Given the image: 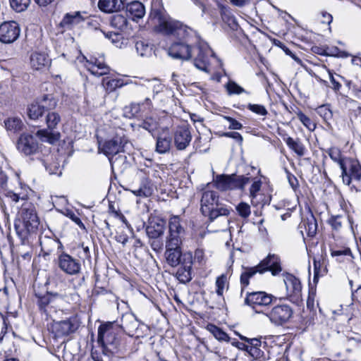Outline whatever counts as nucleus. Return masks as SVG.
Masks as SVG:
<instances>
[{"instance_id": "f257e3e1", "label": "nucleus", "mask_w": 361, "mask_h": 361, "mask_svg": "<svg viewBox=\"0 0 361 361\" xmlns=\"http://www.w3.org/2000/svg\"><path fill=\"white\" fill-rule=\"evenodd\" d=\"M154 24V30L164 35H173L177 38H186L189 35H195V31L178 20L172 19L166 13L160 2L152 4L149 14Z\"/></svg>"}, {"instance_id": "f03ea898", "label": "nucleus", "mask_w": 361, "mask_h": 361, "mask_svg": "<svg viewBox=\"0 0 361 361\" xmlns=\"http://www.w3.org/2000/svg\"><path fill=\"white\" fill-rule=\"evenodd\" d=\"M97 343L114 354L127 351L126 339L118 336V328L111 322L99 326Z\"/></svg>"}, {"instance_id": "7ed1b4c3", "label": "nucleus", "mask_w": 361, "mask_h": 361, "mask_svg": "<svg viewBox=\"0 0 361 361\" xmlns=\"http://www.w3.org/2000/svg\"><path fill=\"white\" fill-rule=\"evenodd\" d=\"M200 210L204 216L213 221L219 216L228 217L232 209L219 201L217 192L205 189L202 192Z\"/></svg>"}, {"instance_id": "20e7f679", "label": "nucleus", "mask_w": 361, "mask_h": 361, "mask_svg": "<svg viewBox=\"0 0 361 361\" xmlns=\"http://www.w3.org/2000/svg\"><path fill=\"white\" fill-rule=\"evenodd\" d=\"M39 219L36 209L31 203L23 205L20 219L15 224V228L18 236L24 242L29 235L35 234L38 230Z\"/></svg>"}, {"instance_id": "39448f33", "label": "nucleus", "mask_w": 361, "mask_h": 361, "mask_svg": "<svg viewBox=\"0 0 361 361\" xmlns=\"http://www.w3.org/2000/svg\"><path fill=\"white\" fill-rule=\"evenodd\" d=\"M281 270L279 256L276 255H269L267 258L263 259L258 265L245 269V271L240 275L242 292L243 289L249 285V279L257 273L263 274L267 271H270L271 274L275 276L279 274Z\"/></svg>"}, {"instance_id": "423d86ee", "label": "nucleus", "mask_w": 361, "mask_h": 361, "mask_svg": "<svg viewBox=\"0 0 361 361\" xmlns=\"http://www.w3.org/2000/svg\"><path fill=\"white\" fill-rule=\"evenodd\" d=\"M61 122V116L56 111H49L45 116V123L47 129L39 130L36 133V136L44 142L54 144L60 139L61 134L54 130L56 128L58 124Z\"/></svg>"}, {"instance_id": "0eeeda50", "label": "nucleus", "mask_w": 361, "mask_h": 361, "mask_svg": "<svg viewBox=\"0 0 361 361\" xmlns=\"http://www.w3.org/2000/svg\"><path fill=\"white\" fill-rule=\"evenodd\" d=\"M126 143L127 140L123 136L119 135H116L115 137L106 140L104 143L102 151L104 154L109 157L112 167L117 165L119 161H123L126 160V156L119 155L118 157H116V155L123 150Z\"/></svg>"}, {"instance_id": "6e6552de", "label": "nucleus", "mask_w": 361, "mask_h": 361, "mask_svg": "<svg viewBox=\"0 0 361 361\" xmlns=\"http://www.w3.org/2000/svg\"><path fill=\"white\" fill-rule=\"evenodd\" d=\"M193 56L194 65L200 70L208 72L209 56L212 55V50L208 44L200 39L195 32L194 35Z\"/></svg>"}, {"instance_id": "1a4fd4ad", "label": "nucleus", "mask_w": 361, "mask_h": 361, "mask_svg": "<svg viewBox=\"0 0 361 361\" xmlns=\"http://www.w3.org/2000/svg\"><path fill=\"white\" fill-rule=\"evenodd\" d=\"M341 169V177L343 183L351 188H355L354 185L351 186L353 180L360 181L361 180V165L358 160L348 157L345 159V161L340 166Z\"/></svg>"}, {"instance_id": "9d476101", "label": "nucleus", "mask_w": 361, "mask_h": 361, "mask_svg": "<svg viewBox=\"0 0 361 361\" xmlns=\"http://www.w3.org/2000/svg\"><path fill=\"white\" fill-rule=\"evenodd\" d=\"M185 42L173 43L169 48L168 53L173 59L188 60L193 56L194 35H189L186 38H182Z\"/></svg>"}, {"instance_id": "9b49d317", "label": "nucleus", "mask_w": 361, "mask_h": 361, "mask_svg": "<svg viewBox=\"0 0 361 361\" xmlns=\"http://www.w3.org/2000/svg\"><path fill=\"white\" fill-rule=\"evenodd\" d=\"M185 234V231L181 225L180 218L178 216L171 217L169 221V234L166 238L165 245L180 247Z\"/></svg>"}, {"instance_id": "f8f14e48", "label": "nucleus", "mask_w": 361, "mask_h": 361, "mask_svg": "<svg viewBox=\"0 0 361 361\" xmlns=\"http://www.w3.org/2000/svg\"><path fill=\"white\" fill-rule=\"evenodd\" d=\"M16 148L20 153L25 156H32L38 152L39 143L33 135L23 133L17 140Z\"/></svg>"}, {"instance_id": "ddd939ff", "label": "nucleus", "mask_w": 361, "mask_h": 361, "mask_svg": "<svg viewBox=\"0 0 361 361\" xmlns=\"http://www.w3.org/2000/svg\"><path fill=\"white\" fill-rule=\"evenodd\" d=\"M274 298L272 295L264 291L247 293L245 304L252 307L257 313H261L262 311L258 308L269 305Z\"/></svg>"}, {"instance_id": "4468645a", "label": "nucleus", "mask_w": 361, "mask_h": 361, "mask_svg": "<svg viewBox=\"0 0 361 361\" xmlns=\"http://www.w3.org/2000/svg\"><path fill=\"white\" fill-rule=\"evenodd\" d=\"M57 264L59 269L68 275L75 276L80 273V261L64 252L59 255Z\"/></svg>"}, {"instance_id": "2eb2a0df", "label": "nucleus", "mask_w": 361, "mask_h": 361, "mask_svg": "<svg viewBox=\"0 0 361 361\" xmlns=\"http://www.w3.org/2000/svg\"><path fill=\"white\" fill-rule=\"evenodd\" d=\"M293 313V311L289 305L281 304L274 306L270 312L266 313V315L271 323L282 325L289 321Z\"/></svg>"}, {"instance_id": "dca6fc26", "label": "nucleus", "mask_w": 361, "mask_h": 361, "mask_svg": "<svg viewBox=\"0 0 361 361\" xmlns=\"http://www.w3.org/2000/svg\"><path fill=\"white\" fill-rule=\"evenodd\" d=\"M20 28L16 21H6L0 25V41L9 44L15 42L20 35Z\"/></svg>"}, {"instance_id": "f3484780", "label": "nucleus", "mask_w": 361, "mask_h": 361, "mask_svg": "<svg viewBox=\"0 0 361 361\" xmlns=\"http://www.w3.org/2000/svg\"><path fill=\"white\" fill-rule=\"evenodd\" d=\"M288 299L294 303L301 300L302 286L300 281L292 274H288L284 279Z\"/></svg>"}, {"instance_id": "a211bd4d", "label": "nucleus", "mask_w": 361, "mask_h": 361, "mask_svg": "<svg viewBox=\"0 0 361 361\" xmlns=\"http://www.w3.org/2000/svg\"><path fill=\"white\" fill-rule=\"evenodd\" d=\"M79 326L76 317H70L66 320L56 322L53 325V331L56 336H65L75 332Z\"/></svg>"}, {"instance_id": "6ab92c4d", "label": "nucleus", "mask_w": 361, "mask_h": 361, "mask_svg": "<svg viewBox=\"0 0 361 361\" xmlns=\"http://www.w3.org/2000/svg\"><path fill=\"white\" fill-rule=\"evenodd\" d=\"M192 264V255L190 252H185L182 259L180 267L176 272V277L181 283H185L192 279L191 269Z\"/></svg>"}, {"instance_id": "aec40b11", "label": "nucleus", "mask_w": 361, "mask_h": 361, "mask_svg": "<svg viewBox=\"0 0 361 361\" xmlns=\"http://www.w3.org/2000/svg\"><path fill=\"white\" fill-rule=\"evenodd\" d=\"M174 145L178 150H184L192 140L191 133L187 126H178L173 135Z\"/></svg>"}, {"instance_id": "412c9836", "label": "nucleus", "mask_w": 361, "mask_h": 361, "mask_svg": "<svg viewBox=\"0 0 361 361\" xmlns=\"http://www.w3.org/2000/svg\"><path fill=\"white\" fill-rule=\"evenodd\" d=\"M85 66L92 75L96 76H102L109 73V66L97 59L87 60Z\"/></svg>"}, {"instance_id": "4be33fe9", "label": "nucleus", "mask_w": 361, "mask_h": 361, "mask_svg": "<svg viewBox=\"0 0 361 361\" xmlns=\"http://www.w3.org/2000/svg\"><path fill=\"white\" fill-rule=\"evenodd\" d=\"M165 257L167 263L171 267H177L182 263L183 254L181 252V247H176L165 245Z\"/></svg>"}, {"instance_id": "5701e85b", "label": "nucleus", "mask_w": 361, "mask_h": 361, "mask_svg": "<svg viewBox=\"0 0 361 361\" xmlns=\"http://www.w3.org/2000/svg\"><path fill=\"white\" fill-rule=\"evenodd\" d=\"M50 64V59L48 56L43 52H33L30 56V65L32 69L41 71Z\"/></svg>"}, {"instance_id": "b1692460", "label": "nucleus", "mask_w": 361, "mask_h": 361, "mask_svg": "<svg viewBox=\"0 0 361 361\" xmlns=\"http://www.w3.org/2000/svg\"><path fill=\"white\" fill-rule=\"evenodd\" d=\"M85 20L80 11L66 13L61 22V25L66 29H72Z\"/></svg>"}, {"instance_id": "393cba45", "label": "nucleus", "mask_w": 361, "mask_h": 361, "mask_svg": "<svg viewBox=\"0 0 361 361\" xmlns=\"http://www.w3.org/2000/svg\"><path fill=\"white\" fill-rule=\"evenodd\" d=\"M299 228L302 233H303V231H305L307 236L313 237L316 234L317 223L316 219L311 212L306 219L302 220L299 224Z\"/></svg>"}, {"instance_id": "a878e982", "label": "nucleus", "mask_w": 361, "mask_h": 361, "mask_svg": "<svg viewBox=\"0 0 361 361\" xmlns=\"http://www.w3.org/2000/svg\"><path fill=\"white\" fill-rule=\"evenodd\" d=\"M141 324L132 313H126L122 316L121 326L130 336Z\"/></svg>"}, {"instance_id": "bb28decb", "label": "nucleus", "mask_w": 361, "mask_h": 361, "mask_svg": "<svg viewBox=\"0 0 361 361\" xmlns=\"http://www.w3.org/2000/svg\"><path fill=\"white\" fill-rule=\"evenodd\" d=\"M98 8L105 13L118 12L123 8L122 0H99Z\"/></svg>"}, {"instance_id": "cd10ccee", "label": "nucleus", "mask_w": 361, "mask_h": 361, "mask_svg": "<svg viewBox=\"0 0 361 361\" xmlns=\"http://www.w3.org/2000/svg\"><path fill=\"white\" fill-rule=\"evenodd\" d=\"M164 232V222L159 219H149L146 226V233L149 238L160 237Z\"/></svg>"}, {"instance_id": "c85d7f7f", "label": "nucleus", "mask_w": 361, "mask_h": 361, "mask_svg": "<svg viewBox=\"0 0 361 361\" xmlns=\"http://www.w3.org/2000/svg\"><path fill=\"white\" fill-rule=\"evenodd\" d=\"M114 354L99 344L97 346L93 347L91 351V356L94 361H111Z\"/></svg>"}, {"instance_id": "c756f323", "label": "nucleus", "mask_w": 361, "mask_h": 361, "mask_svg": "<svg viewBox=\"0 0 361 361\" xmlns=\"http://www.w3.org/2000/svg\"><path fill=\"white\" fill-rule=\"evenodd\" d=\"M215 187L221 191L232 190V174L218 175L214 180Z\"/></svg>"}, {"instance_id": "7c9ffc66", "label": "nucleus", "mask_w": 361, "mask_h": 361, "mask_svg": "<svg viewBox=\"0 0 361 361\" xmlns=\"http://www.w3.org/2000/svg\"><path fill=\"white\" fill-rule=\"evenodd\" d=\"M127 11L132 16L133 19L135 20L143 18L145 13L144 5L140 1H133L127 5Z\"/></svg>"}, {"instance_id": "2f4dec72", "label": "nucleus", "mask_w": 361, "mask_h": 361, "mask_svg": "<svg viewBox=\"0 0 361 361\" xmlns=\"http://www.w3.org/2000/svg\"><path fill=\"white\" fill-rule=\"evenodd\" d=\"M4 123L6 130L13 134L22 131L24 128L22 120L18 117L8 118Z\"/></svg>"}, {"instance_id": "473e14b6", "label": "nucleus", "mask_w": 361, "mask_h": 361, "mask_svg": "<svg viewBox=\"0 0 361 361\" xmlns=\"http://www.w3.org/2000/svg\"><path fill=\"white\" fill-rule=\"evenodd\" d=\"M206 329L210 332L216 339L219 341H227L228 342L230 340L228 334L224 332L221 329L218 327L217 326L209 324L207 325Z\"/></svg>"}, {"instance_id": "72a5a7b5", "label": "nucleus", "mask_w": 361, "mask_h": 361, "mask_svg": "<svg viewBox=\"0 0 361 361\" xmlns=\"http://www.w3.org/2000/svg\"><path fill=\"white\" fill-rule=\"evenodd\" d=\"M171 145V138L169 136H159L157 138L156 151L159 154H164L169 151Z\"/></svg>"}, {"instance_id": "f704fd0d", "label": "nucleus", "mask_w": 361, "mask_h": 361, "mask_svg": "<svg viewBox=\"0 0 361 361\" xmlns=\"http://www.w3.org/2000/svg\"><path fill=\"white\" fill-rule=\"evenodd\" d=\"M286 145L293 150L298 156H303L305 152V147L299 140H294L290 137L285 139Z\"/></svg>"}, {"instance_id": "c9c22d12", "label": "nucleus", "mask_w": 361, "mask_h": 361, "mask_svg": "<svg viewBox=\"0 0 361 361\" xmlns=\"http://www.w3.org/2000/svg\"><path fill=\"white\" fill-rule=\"evenodd\" d=\"M39 102L44 111L47 112L51 111L57 106V100L51 94H44Z\"/></svg>"}, {"instance_id": "e433bc0d", "label": "nucleus", "mask_w": 361, "mask_h": 361, "mask_svg": "<svg viewBox=\"0 0 361 361\" xmlns=\"http://www.w3.org/2000/svg\"><path fill=\"white\" fill-rule=\"evenodd\" d=\"M46 170L49 174H56L58 176L61 175L62 172L60 169V164L59 161H55L53 156H51L50 160L43 161Z\"/></svg>"}, {"instance_id": "4c0bfd02", "label": "nucleus", "mask_w": 361, "mask_h": 361, "mask_svg": "<svg viewBox=\"0 0 361 361\" xmlns=\"http://www.w3.org/2000/svg\"><path fill=\"white\" fill-rule=\"evenodd\" d=\"M250 182V178L245 176L232 174V190H243L245 186Z\"/></svg>"}, {"instance_id": "58836bf2", "label": "nucleus", "mask_w": 361, "mask_h": 361, "mask_svg": "<svg viewBox=\"0 0 361 361\" xmlns=\"http://www.w3.org/2000/svg\"><path fill=\"white\" fill-rule=\"evenodd\" d=\"M44 112L39 102L32 103L27 108V115L30 119L37 120Z\"/></svg>"}, {"instance_id": "ea45409f", "label": "nucleus", "mask_w": 361, "mask_h": 361, "mask_svg": "<svg viewBox=\"0 0 361 361\" xmlns=\"http://www.w3.org/2000/svg\"><path fill=\"white\" fill-rule=\"evenodd\" d=\"M326 153L329 154L330 158L339 166L345 161L346 157H343L341 150L338 147H332L327 149Z\"/></svg>"}, {"instance_id": "a19ab883", "label": "nucleus", "mask_w": 361, "mask_h": 361, "mask_svg": "<svg viewBox=\"0 0 361 361\" xmlns=\"http://www.w3.org/2000/svg\"><path fill=\"white\" fill-rule=\"evenodd\" d=\"M36 296L38 298L37 303L40 310L47 312L48 306L53 302L54 296L49 293L42 296L36 294Z\"/></svg>"}, {"instance_id": "79ce46f5", "label": "nucleus", "mask_w": 361, "mask_h": 361, "mask_svg": "<svg viewBox=\"0 0 361 361\" xmlns=\"http://www.w3.org/2000/svg\"><path fill=\"white\" fill-rule=\"evenodd\" d=\"M127 23V18L121 14H116L113 16L111 20V25L118 30H123L126 28Z\"/></svg>"}, {"instance_id": "37998d69", "label": "nucleus", "mask_w": 361, "mask_h": 361, "mask_svg": "<svg viewBox=\"0 0 361 361\" xmlns=\"http://www.w3.org/2000/svg\"><path fill=\"white\" fill-rule=\"evenodd\" d=\"M102 84L107 92H112L117 88L121 87L123 85L122 80L118 79H112L109 80L104 79Z\"/></svg>"}, {"instance_id": "c03bdc74", "label": "nucleus", "mask_w": 361, "mask_h": 361, "mask_svg": "<svg viewBox=\"0 0 361 361\" xmlns=\"http://www.w3.org/2000/svg\"><path fill=\"white\" fill-rule=\"evenodd\" d=\"M316 112L324 119L325 122H328L333 117V113L329 105L323 104L316 109Z\"/></svg>"}, {"instance_id": "a18cd8bd", "label": "nucleus", "mask_w": 361, "mask_h": 361, "mask_svg": "<svg viewBox=\"0 0 361 361\" xmlns=\"http://www.w3.org/2000/svg\"><path fill=\"white\" fill-rule=\"evenodd\" d=\"M146 87L149 90H151L154 95L159 92H162L164 90V85L161 84L159 80L154 78L147 80Z\"/></svg>"}, {"instance_id": "49530a36", "label": "nucleus", "mask_w": 361, "mask_h": 361, "mask_svg": "<svg viewBox=\"0 0 361 361\" xmlns=\"http://www.w3.org/2000/svg\"><path fill=\"white\" fill-rule=\"evenodd\" d=\"M11 8L17 12L25 11L30 4V0H9Z\"/></svg>"}, {"instance_id": "de8ad7c7", "label": "nucleus", "mask_w": 361, "mask_h": 361, "mask_svg": "<svg viewBox=\"0 0 361 361\" xmlns=\"http://www.w3.org/2000/svg\"><path fill=\"white\" fill-rule=\"evenodd\" d=\"M137 52L141 56H148L152 52V47L144 41H137L135 44Z\"/></svg>"}, {"instance_id": "09e8293b", "label": "nucleus", "mask_w": 361, "mask_h": 361, "mask_svg": "<svg viewBox=\"0 0 361 361\" xmlns=\"http://www.w3.org/2000/svg\"><path fill=\"white\" fill-rule=\"evenodd\" d=\"M139 126L147 130L148 132L153 133V132L156 130L158 127V123L155 119L149 117L142 121Z\"/></svg>"}, {"instance_id": "8fccbe9b", "label": "nucleus", "mask_w": 361, "mask_h": 361, "mask_svg": "<svg viewBox=\"0 0 361 361\" xmlns=\"http://www.w3.org/2000/svg\"><path fill=\"white\" fill-rule=\"evenodd\" d=\"M218 6L220 10L221 18L224 22L230 23V22L234 21V17L231 14L229 7L222 4H219Z\"/></svg>"}, {"instance_id": "3c124183", "label": "nucleus", "mask_w": 361, "mask_h": 361, "mask_svg": "<svg viewBox=\"0 0 361 361\" xmlns=\"http://www.w3.org/2000/svg\"><path fill=\"white\" fill-rule=\"evenodd\" d=\"M149 333V326L143 323H141L137 329L129 336L130 337L143 338L147 336Z\"/></svg>"}, {"instance_id": "603ef678", "label": "nucleus", "mask_w": 361, "mask_h": 361, "mask_svg": "<svg viewBox=\"0 0 361 361\" xmlns=\"http://www.w3.org/2000/svg\"><path fill=\"white\" fill-rule=\"evenodd\" d=\"M297 117L299 121L310 130L313 131L316 128V124L312 121V120L302 111H299L297 114Z\"/></svg>"}, {"instance_id": "864d4df0", "label": "nucleus", "mask_w": 361, "mask_h": 361, "mask_svg": "<svg viewBox=\"0 0 361 361\" xmlns=\"http://www.w3.org/2000/svg\"><path fill=\"white\" fill-rule=\"evenodd\" d=\"M125 113L128 116H136L139 114L142 113L140 103H131L129 106L125 107Z\"/></svg>"}, {"instance_id": "5fc2aeb1", "label": "nucleus", "mask_w": 361, "mask_h": 361, "mask_svg": "<svg viewBox=\"0 0 361 361\" xmlns=\"http://www.w3.org/2000/svg\"><path fill=\"white\" fill-rule=\"evenodd\" d=\"M238 214L244 219L247 218L251 214L250 207L247 203L240 202L236 206Z\"/></svg>"}, {"instance_id": "6e6d98bb", "label": "nucleus", "mask_w": 361, "mask_h": 361, "mask_svg": "<svg viewBox=\"0 0 361 361\" xmlns=\"http://www.w3.org/2000/svg\"><path fill=\"white\" fill-rule=\"evenodd\" d=\"M262 187L261 180H255L252 183L250 188V197H251V202L252 205H257L254 200L257 197V192L260 190Z\"/></svg>"}, {"instance_id": "4d7b16f0", "label": "nucleus", "mask_w": 361, "mask_h": 361, "mask_svg": "<svg viewBox=\"0 0 361 361\" xmlns=\"http://www.w3.org/2000/svg\"><path fill=\"white\" fill-rule=\"evenodd\" d=\"M226 276L224 274L219 276L216 280V293L219 296H222L224 294V290L226 283Z\"/></svg>"}, {"instance_id": "13d9d810", "label": "nucleus", "mask_w": 361, "mask_h": 361, "mask_svg": "<svg viewBox=\"0 0 361 361\" xmlns=\"http://www.w3.org/2000/svg\"><path fill=\"white\" fill-rule=\"evenodd\" d=\"M227 91L229 94H240L245 90L235 82H229L227 85Z\"/></svg>"}, {"instance_id": "bf43d9fd", "label": "nucleus", "mask_w": 361, "mask_h": 361, "mask_svg": "<svg viewBox=\"0 0 361 361\" xmlns=\"http://www.w3.org/2000/svg\"><path fill=\"white\" fill-rule=\"evenodd\" d=\"M247 109L250 111H252L253 113L258 114L259 116H265L268 114V111L266 109V108L263 105H261V104H249L247 105Z\"/></svg>"}, {"instance_id": "052dcab7", "label": "nucleus", "mask_w": 361, "mask_h": 361, "mask_svg": "<svg viewBox=\"0 0 361 361\" xmlns=\"http://www.w3.org/2000/svg\"><path fill=\"white\" fill-rule=\"evenodd\" d=\"M149 238V244L152 249L156 252H161L164 247V243L163 241L161 239H159V237Z\"/></svg>"}, {"instance_id": "680f3d73", "label": "nucleus", "mask_w": 361, "mask_h": 361, "mask_svg": "<svg viewBox=\"0 0 361 361\" xmlns=\"http://www.w3.org/2000/svg\"><path fill=\"white\" fill-rule=\"evenodd\" d=\"M140 188L142 190L144 197H149L153 192L152 185L148 178L142 182Z\"/></svg>"}, {"instance_id": "e2e57ef3", "label": "nucleus", "mask_w": 361, "mask_h": 361, "mask_svg": "<svg viewBox=\"0 0 361 361\" xmlns=\"http://www.w3.org/2000/svg\"><path fill=\"white\" fill-rule=\"evenodd\" d=\"M223 118L229 122L230 125L228 126L229 129L231 130H240L243 128V125L238 122L235 118L228 116H224Z\"/></svg>"}, {"instance_id": "0e129e2a", "label": "nucleus", "mask_w": 361, "mask_h": 361, "mask_svg": "<svg viewBox=\"0 0 361 361\" xmlns=\"http://www.w3.org/2000/svg\"><path fill=\"white\" fill-rule=\"evenodd\" d=\"M219 135L221 137H227L233 138V139L235 140L240 144H241L243 140L242 135L238 132H226V133H222L219 134Z\"/></svg>"}, {"instance_id": "69168bd1", "label": "nucleus", "mask_w": 361, "mask_h": 361, "mask_svg": "<svg viewBox=\"0 0 361 361\" xmlns=\"http://www.w3.org/2000/svg\"><path fill=\"white\" fill-rule=\"evenodd\" d=\"M194 259L200 264H203L205 262L204 252L202 249H197L195 251Z\"/></svg>"}, {"instance_id": "338daca9", "label": "nucleus", "mask_w": 361, "mask_h": 361, "mask_svg": "<svg viewBox=\"0 0 361 361\" xmlns=\"http://www.w3.org/2000/svg\"><path fill=\"white\" fill-rule=\"evenodd\" d=\"M341 218L342 217L341 216H332L329 219V223L334 229H339L341 227V226H342Z\"/></svg>"}, {"instance_id": "774afa93", "label": "nucleus", "mask_w": 361, "mask_h": 361, "mask_svg": "<svg viewBox=\"0 0 361 361\" xmlns=\"http://www.w3.org/2000/svg\"><path fill=\"white\" fill-rule=\"evenodd\" d=\"M6 196L15 202H18L19 200H25L27 198V195H20V194L12 191L8 192Z\"/></svg>"}]
</instances>
